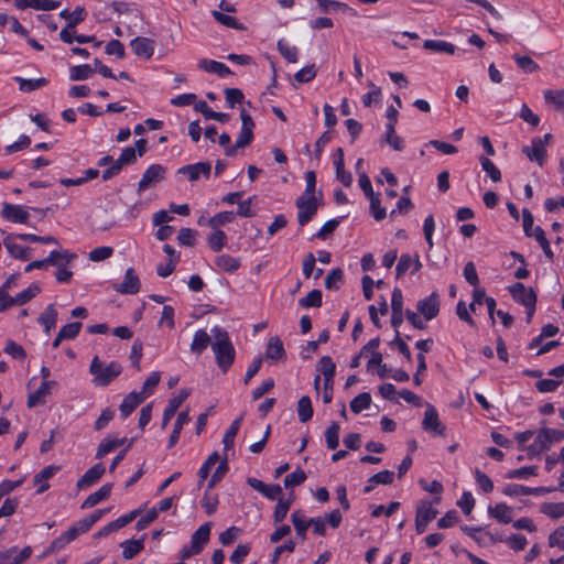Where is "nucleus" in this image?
<instances>
[{
	"label": "nucleus",
	"mask_w": 564,
	"mask_h": 564,
	"mask_svg": "<svg viewBox=\"0 0 564 564\" xmlns=\"http://www.w3.org/2000/svg\"><path fill=\"white\" fill-rule=\"evenodd\" d=\"M212 335L214 337L212 350L215 355L216 364L221 371L226 372L235 361V347L226 329L215 326L212 328Z\"/></svg>",
	"instance_id": "nucleus-1"
},
{
	"label": "nucleus",
	"mask_w": 564,
	"mask_h": 564,
	"mask_svg": "<svg viewBox=\"0 0 564 564\" xmlns=\"http://www.w3.org/2000/svg\"><path fill=\"white\" fill-rule=\"evenodd\" d=\"M147 151V141L139 139L134 147H128L122 150L120 156L102 173V180L108 181L118 175L124 165L133 164L138 156H142Z\"/></svg>",
	"instance_id": "nucleus-2"
},
{
	"label": "nucleus",
	"mask_w": 564,
	"mask_h": 564,
	"mask_svg": "<svg viewBox=\"0 0 564 564\" xmlns=\"http://www.w3.org/2000/svg\"><path fill=\"white\" fill-rule=\"evenodd\" d=\"M89 371L94 376L95 386L106 387L121 373L122 367L120 364L115 361L105 366L96 356L91 360Z\"/></svg>",
	"instance_id": "nucleus-3"
},
{
	"label": "nucleus",
	"mask_w": 564,
	"mask_h": 564,
	"mask_svg": "<svg viewBox=\"0 0 564 564\" xmlns=\"http://www.w3.org/2000/svg\"><path fill=\"white\" fill-rule=\"evenodd\" d=\"M514 301L522 304L527 308V323H531L535 312L536 295L531 288L518 282L509 288Z\"/></svg>",
	"instance_id": "nucleus-4"
},
{
	"label": "nucleus",
	"mask_w": 564,
	"mask_h": 564,
	"mask_svg": "<svg viewBox=\"0 0 564 564\" xmlns=\"http://www.w3.org/2000/svg\"><path fill=\"white\" fill-rule=\"evenodd\" d=\"M240 119H241L240 134H239L238 139L236 140L235 145L226 149L225 154L227 156L236 155L237 149L245 148L253 139L254 122H253L251 116L246 111V109H241Z\"/></svg>",
	"instance_id": "nucleus-5"
},
{
	"label": "nucleus",
	"mask_w": 564,
	"mask_h": 564,
	"mask_svg": "<svg viewBox=\"0 0 564 564\" xmlns=\"http://www.w3.org/2000/svg\"><path fill=\"white\" fill-rule=\"evenodd\" d=\"M564 437V433L560 430L555 429H542L534 442L530 445V451L532 453H540L549 449L553 443H558Z\"/></svg>",
	"instance_id": "nucleus-6"
},
{
	"label": "nucleus",
	"mask_w": 564,
	"mask_h": 564,
	"mask_svg": "<svg viewBox=\"0 0 564 564\" xmlns=\"http://www.w3.org/2000/svg\"><path fill=\"white\" fill-rule=\"evenodd\" d=\"M296 207L299 208L297 220L301 226H305L311 221L318 209V199L316 196H304L297 198Z\"/></svg>",
	"instance_id": "nucleus-7"
},
{
	"label": "nucleus",
	"mask_w": 564,
	"mask_h": 564,
	"mask_svg": "<svg viewBox=\"0 0 564 564\" xmlns=\"http://www.w3.org/2000/svg\"><path fill=\"white\" fill-rule=\"evenodd\" d=\"M422 427L434 436H444L445 434V425L441 422L438 413L432 404H426Z\"/></svg>",
	"instance_id": "nucleus-8"
},
{
	"label": "nucleus",
	"mask_w": 564,
	"mask_h": 564,
	"mask_svg": "<svg viewBox=\"0 0 564 564\" xmlns=\"http://www.w3.org/2000/svg\"><path fill=\"white\" fill-rule=\"evenodd\" d=\"M31 555L32 547L29 545L21 550L18 546H12L0 552V564H23Z\"/></svg>",
	"instance_id": "nucleus-9"
},
{
	"label": "nucleus",
	"mask_w": 564,
	"mask_h": 564,
	"mask_svg": "<svg viewBox=\"0 0 564 564\" xmlns=\"http://www.w3.org/2000/svg\"><path fill=\"white\" fill-rule=\"evenodd\" d=\"M165 169L160 164H152L143 173L139 184L138 192L142 193L151 185L161 182L164 178Z\"/></svg>",
	"instance_id": "nucleus-10"
},
{
	"label": "nucleus",
	"mask_w": 564,
	"mask_h": 564,
	"mask_svg": "<svg viewBox=\"0 0 564 564\" xmlns=\"http://www.w3.org/2000/svg\"><path fill=\"white\" fill-rule=\"evenodd\" d=\"M416 308L426 321L435 318L440 312L438 294L433 292L430 296L420 300L416 304Z\"/></svg>",
	"instance_id": "nucleus-11"
},
{
	"label": "nucleus",
	"mask_w": 564,
	"mask_h": 564,
	"mask_svg": "<svg viewBox=\"0 0 564 564\" xmlns=\"http://www.w3.org/2000/svg\"><path fill=\"white\" fill-rule=\"evenodd\" d=\"M189 389H182L178 394L169 400V404L163 412L162 417V429H165L172 417L175 415L178 408L183 404V402L189 397Z\"/></svg>",
	"instance_id": "nucleus-12"
},
{
	"label": "nucleus",
	"mask_w": 564,
	"mask_h": 564,
	"mask_svg": "<svg viewBox=\"0 0 564 564\" xmlns=\"http://www.w3.org/2000/svg\"><path fill=\"white\" fill-rule=\"evenodd\" d=\"M140 280L132 268L126 271L124 279L115 286V290L121 294H137L140 291Z\"/></svg>",
	"instance_id": "nucleus-13"
},
{
	"label": "nucleus",
	"mask_w": 564,
	"mask_h": 564,
	"mask_svg": "<svg viewBox=\"0 0 564 564\" xmlns=\"http://www.w3.org/2000/svg\"><path fill=\"white\" fill-rule=\"evenodd\" d=\"M17 239H19L17 234H8L3 238V245L7 248L9 254L15 259L29 260V249L22 245L17 243Z\"/></svg>",
	"instance_id": "nucleus-14"
},
{
	"label": "nucleus",
	"mask_w": 564,
	"mask_h": 564,
	"mask_svg": "<svg viewBox=\"0 0 564 564\" xmlns=\"http://www.w3.org/2000/svg\"><path fill=\"white\" fill-rule=\"evenodd\" d=\"M212 164L209 162H199L191 165L183 166L178 170V173L186 174L189 181L195 182L200 176L206 178L209 177Z\"/></svg>",
	"instance_id": "nucleus-15"
},
{
	"label": "nucleus",
	"mask_w": 564,
	"mask_h": 564,
	"mask_svg": "<svg viewBox=\"0 0 564 564\" xmlns=\"http://www.w3.org/2000/svg\"><path fill=\"white\" fill-rule=\"evenodd\" d=\"M522 151L525 153L530 161L536 162L540 165L543 164L545 159V148L541 138L532 139L531 144L524 145Z\"/></svg>",
	"instance_id": "nucleus-16"
},
{
	"label": "nucleus",
	"mask_w": 564,
	"mask_h": 564,
	"mask_svg": "<svg viewBox=\"0 0 564 564\" xmlns=\"http://www.w3.org/2000/svg\"><path fill=\"white\" fill-rule=\"evenodd\" d=\"M14 6L19 10L31 8L34 10L51 11L57 9L59 2L54 0H14Z\"/></svg>",
	"instance_id": "nucleus-17"
},
{
	"label": "nucleus",
	"mask_w": 564,
	"mask_h": 564,
	"mask_svg": "<svg viewBox=\"0 0 564 564\" xmlns=\"http://www.w3.org/2000/svg\"><path fill=\"white\" fill-rule=\"evenodd\" d=\"M1 214L12 223L25 224L29 219V213L20 205L4 204Z\"/></svg>",
	"instance_id": "nucleus-18"
},
{
	"label": "nucleus",
	"mask_w": 564,
	"mask_h": 564,
	"mask_svg": "<svg viewBox=\"0 0 564 564\" xmlns=\"http://www.w3.org/2000/svg\"><path fill=\"white\" fill-rule=\"evenodd\" d=\"M334 166L336 170V178L344 185L350 186L352 183V176L349 172L345 171L344 163V150L338 148L334 155Z\"/></svg>",
	"instance_id": "nucleus-19"
},
{
	"label": "nucleus",
	"mask_w": 564,
	"mask_h": 564,
	"mask_svg": "<svg viewBox=\"0 0 564 564\" xmlns=\"http://www.w3.org/2000/svg\"><path fill=\"white\" fill-rule=\"evenodd\" d=\"M139 514V510H133L131 512H129L128 514H124L122 517H119L118 519H116L115 521H111L110 523H108L107 525H105L104 528H101L98 532H97V535L98 536H107L108 534H110L111 532H115V531H118L119 529L126 527L127 524H129L132 520L135 519V517Z\"/></svg>",
	"instance_id": "nucleus-20"
},
{
	"label": "nucleus",
	"mask_w": 564,
	"mask_h": 564,
	"mask_svg": "<svg viewBox=\"0 0 564 564\" xmlns=\"http://www.w3.org/2000/svg\"><path fill=\"white\" fill-rule=\"evenodd\" d=\"M197 66L199 69L210 74H216L219 77H226L231 74V70L226 64L214 59L202 58L198 61Z\"/></svg>",
	"instance_id": "nucleus-21"
},
{
	"label": "nucleus",
	"mask_w": 564,
	"mask_h": 564,
	"mask_svg": "<svg viewBox=\"0 0 564 564\" xmlns=\"http://www.w3.org/2000/svg\"><path fill=\"white\" fill-rule=\"evenodd\" d=\"M105 473L102 464H96L90 467L83 477L77 481L78 489H86L98 481Z\"/></svg>",
	"instance_id": "nucleus-22"
},
{
	"label": "nucleus",
	"mask_w": 564,
	"mask_h": 564,
	"mask_svg": "<svg viewBox=\"0 0 564 564\" xmlns=\"http://www.w3.org/2000/svg\"><path fill=\"white\" fill-rule=\"evenodd\" d=\"M130 46L133 53L143 58H151L154 53L153 41L147 37H137L131 41Z\"/></svg>",
	"instance_id": "nucleus-23"
},
{
	"label": "nucleus",
	"mask_w": 564,
	"mask_h": 564,
	"mask_svg": "<svg viewBox=\"0 0 564 564\" xmlns=\"http://www.w3.org/2000/svg\"><path fill=\"white\" fill-rule=\"evenodd\" d=\"M145 400L144 395L140 392L132 391L128 395L124 397L121 402L119 410L123 417H128L135 408Z\"/></svg>",
	"instance_id": "nucleus-24"
},
{
	"label": "nucleus",
	"mask_w": 564,
	"mask_h": 564,
	"mask_svg": "<svg viewBox=\"0 0 564 564\" xmlns=\"http://www.w3.org/2000/svg\"><path fill=\"white\" fill-rule=\"evenodd\" d=\"M422 267V263L416 256L414 259L410 254H402L397 264V276L400 278L404 275L408 270L412 268V273L419 271Z\"/></svg>",
	"instance_id": "nucleus-25"
},
{
	"label": "nucleus",
	"mask_w": 564,
	"mask_h": 564,
	"mask_svg": "<svg viewBox=\"0 0 564 564\" xmlns=\"http://www.w3.org/2000/svg\"><path fill=\"white\" fill-rule=\"evenodd\" d=\"M58 470L56 466H46L34 477V485L37 486L36 492L43 494L48 489V479H51Z\"/></svg>",
	"instance_id": "nucleus-26"
},
{
	"label": "nucleus",
	"mask_w": 564,
	"mask_h": 564,
	"mask_svg": "<svg viewBox=\"0 0 564 564\" xmlns=\"http://www.w3.org/2000/svg\"><path fill=\"white\" fill-rule=\"evenodd\" d=\"M112 485L111 484H105L101 486L97 491L89 495L85 501L82 503L83 509H89L95 507L100 501L107 499L111 494Z\"/></svg>",
	"instance_id": "nucleus-27"
},
{
	"label": "nucleus",
	"mask_w": 564,
	"mask_h": 564,
	"mask_svg": "<svg viewBox=\"0 0 564 564\" xmlns=\"http://www.w3.org/2000/svg\"><path fill=\"white\" fill-rule=\"evenodd\" d=\"M212 523L202 524L191 536V543L194 549L203 550L204 545L209 541Z\"/></svg>",
	"instance_id": "nucleus-28"
},
{
	"label": "nucleus",
	"mask_w": 564,
	"mask_h": 564,
	"mask_svg": "<svg viewBox=\"0 0 564 564\" xmlns=\"http://www.w3.org/2000/svg\"><path fill=\"white\" fill-rule=\"evenodd\" d=\"M55 384L54 381L44 380L40 388L31 393L28 398V406L34 408L37 404L44 403L45 397L50 393V389Z\"/></svg>",
	"instance_id": "nucleus-29"
},
{
	"label": "nucleus",
	"mask_w": 564,
	"mask_h": 564,
	"mask_svg": "<svg viewBox=\"0 0 564 564\" xmlns=\"http://www.w3.org/2000/svg\"><path fill=\"white\" fill-rule=\"evenodd\" d=\"M209 345L212 346L210 335L205 329H198L194 334L191 351L200 355Z\"/></svg>",
	"instance_id": "nucleus-30"
},
{
	"label": "nucleus",
	"mask_w": 564,
	"mask_h": 564,
	"mask_svg": "<svg viewBox=\"0 0 564 564\" xmlns=\"http://www.w3.org/2000/svg\"><path fill=\"white\" fill-rule=\"evenodd\" d=\"M37 321L44 327V332L50 334L57 322V311L54 304L47 305L44 312L39 316Z\"/></svg>",
	"instance_id": "nucleus-31"
},
{
	"label": "nucleus",
	"mask_w": 564,
	"mask_h": 564,
	"mask_svg": "<svg viewBox=\"0 0 564 564\" xmlns=\"http://www.w3.org/2000/svg\"><path fill=\"white\" fill-rule=\"evenodd\" d=\"M59 17L67 21V28H75L86 19V11L83 7H76L73 11L65 9L59 12Z\"/></svg>",
	"instance_id": "nucleus-32"
},
{
	"label": "nucleus",
	"mask_w": 564,
	"mask_h": 564,
	"mask_svg": "<svg viewBox=\"0 0 564 564\" xmlns=\"http://www.w3.org/2000/svg\"><path fill=\"white\" fill-rule=\"evenodd\" d=\"M265 357L272 360H282L285 358L283 343L279 337H271L267 345Z\"/></svg>",
	"instance_id": "nucleus-33"
},
{
	"label": "nucleus",
	"mask_w": 564,
	"mask_h": 564,
	"mask_svg": "<svg viewBox=\"0 0 564 564\" xmlns=\"http://www.w3.org/2000/svg\"><path fill=\"white\" fill-rule=\"evenodd\" d=\"M195 110L200 112L206 119H214L219 122H227L229 120V115L224 112H217L209 108L206 101L199 100L194 106Z\"/></svg>",
	"instance_id": "nucleus-34"
},
{
	"label": "nucleus",
	"mask_w": 564,
	"mask_h": 564,
	"mask_svg": "<svg viewBox=\"0 0 564 564\" xmlns=\"http://www.w3.org/2000/svg\"><path fill=\"white\" fill-rule=\"evenodd\" d=\"M438 511L434 508L433 502L431 501H421L416 507L415 517L422 521L431 522L437 516Z\"/></svg>",
	"instance_id": "nucleus-35"
},
{
	"label": "nucleus",
	"mask_w": 564,
	"mask_h": 564,
	"mask_svg": "<svg viewBox=\"0 0 564 564\" xmlns=\"http://www.w3.org/2000/svg\"><path fill=\"white\" fill-rule=\"evenodd\" d=\"M189 421H191V417H189L188 411H182L178 413L177 419L174 424V429L169 438V447L170 448L173 447L177 443L183 426L185 424H187Z\"/></svg>",
	"instance_id": "nucleus-36"
},
{
	"label": "nucleus",
	"mask_w": 564,
	"mask_h": 564,
	"mask_svg": "<svg viewBox=\"0 0 564 564\" xmlns=\"http://www.w3.org/2000/svg\"><path fill=\"white\" fill-rule=\"evenodd\" d=\"M423 47L435 53H455V46L452 43L442 40H426L423 43Z\"/></svg>",
	"instance_id": "nucleus-37"
},
{
	"label": "nucleus",
	"mask_w": 564,
	"mask_h": 564,
	"mask_svg": "<svg viewBox=\"0 0 564 564\" xmlns=\"http://www.w3.org/2000/svg\"><path fill=\"white\" fill-rule=\"evenodd\" d=\"M14 80L19 84V89L24 93H30L40 89L47 85L46 78L26 79L23 77H14Z\"/></svg>",
	"instance_id": "nucleus-38"
},
{
	"label": "nucleus",
	"mask_w": 564,
	"mask_h": 564,
	"mask_svg": "<svg viewBox=\"0 0 564 564\" xmlns=\"http://www.w3.org/2000/svg\"><path fill=\"white\" fill-rule=\"evenodd\" d=\"M120 546L122 547L123 558L131 560L143 550L144 544L142 540H127Z\"/></svg>",
	"instance_id": "nucleus-39"
},
{
	"label": "nucleus",
	"mask_w": 564,
	"mask_h": 564,
	"mask_svg": "<svg viewBox=\"0 0 564 564\" xmlns=\"http://www.w3.org/2000/svg\"><path fill=\"white\" fill-rule=\"evenodd\" d=\"M216 265L225 272H235L240 267V260L238 258L220 254L215 259Z\"/></svg>",
	"instance_id": "nucleus-40"
},
{
	"label": "nucleus",
	"mask_w": 564,
	"mask_h": 564,
	"mask_svg": "<svg viewBox=\"0 0 564 564\" xmlns=\"http://www.w3.org/2000/svg\"><path fill=\"white\" fill-rule=\"evenodd\" d=\"M489 513L501 523H509L512 520L511 509L506 503H497L495 507H489Z\"/></svg>",
	"instance_id": "nucleus-41"
},
{
	"label": "nucleus",
	"mask_w": 564,
	"mask_h": 564,
	"mask_svg": "<svg viewBox=\"0 0 564 564\" xmlns=\"http://www.w3.org/2000/svg\"><path fill=\"white\" fill-rule=\"evenodd\" d=\"M212 15L221 25H225L227 28H231V29L238 30V31L246 30V26L231 15L225 14V13L216 11V10L212 11Z\"/></svg>",
	"instance_id": "nucleus-42"
},
{
	"label": "nucleus",
	"mask_w": 564,
	"mask_h": 564,
	"mask_svg": "<svg viewBox=\"0 0 564 564\" xmlns=\"http://www.w3.org/2000/svg\"><path fill=\"white\" fill-rule=\"evenodd\" d=\"M502 492L506 496L518 497V496H529L536 495L539 492L538 488H530L519 484H509L503 487Z\"/></svg>",
	"instance_id": "nucleus-43"
},
{
	"label": "nucleus",
	"mask_w": 564,
	"mask_h": 564,
	"mask_svg": "<svg viewBox=\"0 0 564 564\" xmlns=\"http://www.w3.org/2000/svg\"><path fill=\"white\" fill-rule=\"evenodd\" d=\"M292 523L294 525V529L297 533V535L302 539H306V530L310 527V519H307L304 514H302L300 511H294L291 516Z\"/></svg>",
	"instance_id": "nucleus-44"
},
{
	"label": "nucleus",
	"mask_w": 564,
	"mask_h": 564,
	"mask_svg": "<svg viewBox=\"0 0 564 564\" xmlns=\"http://www.w3.org/2000/svg\"><path fill=\"white\" fill-rule=\"evenodd\" d=\"M317 370L323 375L327 381H333L336 372V365L330 357L324 356L319 359Z\"/></svg>",
	"instance_id": "nucleus-45"
},
{
	"label": "nucleus",
	"mask_w": 564,
	"mask_h": 564,
	"mask_svg": "<svg viewBox=\"0 0 564 564\" xmlns=\"http://www.w3.org/2000/svg\"><path fill=\"white\" fill-rule=\"evenodd\" d=\"M297 415L302 423H306L313 416V406L311 399L306 395L302 397L297 403Z\"/></svg>",
	"instance_id": "nucleus-46"
},
{
	"label": "nucleus",
	"mask_w": 564,
	"mask_h": 564,
	"mask_svg": "<svg viewBox=\"0 0 564 564\" xmlns=\"http://www.w3.org/2000/svg\"><path fill=\"white\" fill-rule=\"evenodd\" d=\"M241 422H242V416H239L230 424L229 429L226 431L224 440H223L226 451L232 448L235 438L238 434Z\"/></svg>",
	"instance_id": "nucleus-47"
},
{
	"label": "nucleus",
	"mask_w": 564,
	"mask_h": 564,
	"mask_svg": "<svg viewBox=\"0 0 564 564\" xmlns=\"http://www.w3.org/2000/svg\"><path fill=\"white\" fill-rule=\"evenodd\" d=\"M278 50L280 54L290 63H296L299 59V51L295 46L290 45L284 40L278 41Z\"/></svg>",
	"instance_id": "nucleus-48"
},
{
	"label": "nucleus",
	"mask_w": 564,
	"mask_h": 564,
	"mask_svg": "<svg viewBox=\"0 0 564 564\" xmlns=\"http://www.w3.org/2000/svg\"><path fill=\"white\" fill-rule=\"evenodd\" d=\"M41 291V288L37 283H32L29 288L21 291L14 296V302L17 305H23L35 297Z\"/></svg>",
	"instance_id": "nucleus-49"
},
{
	"label": "nucleus",
	"mask_w": 564,
	"mask_h": 564,
	"mask_svg": "<svg viewBox=\"0 0 564 564\" xmlns=\"http://www.w3.org/2000/svg\"><path fill=\"white\" fill-rule=\"evenodd\" d=\"M207 242L212 250L215 252L220 251L227 242L226 234L220 229H214V231L208 236Z\"/></svg>",
	"instance_id": "nucleus-50"
},
{
	"label": "nucleus",
	"mask_w": 564,
	"mask_h": 564,
	"mask_svg": "<svg viewBox=\"0 0 564 564\" xmlns=\"http://www.w3.org/2000/svg\"><path fill=\"white\" fill-rule=\"evenodd\" d=\"M371 403V395L368 392H362L356 395L350 402V410L358 414L368 409Z\"/></svg>",
	"instance_id": "nucleus-51"
},
{
	"label": "nucleus",
	"mask_w": 564,
	"mask_h": 564,
	"mask_svg": "<svg viewBox=\"0 0 564 564\" xmlns=\"http://www.w3.org/2000/svg\"><path fill=\"white\" fill-rule=\"evenodd\" d=\"M94 68L88 64L77 65L69 68V78L72 80H85L91 77Z\"/></svg>",
	"instance_id": "nucleus-52"
},
{
	"label": "nucleus",
	"mask_w": 564,
	"mask_h": 564,
	"mask_svg": "<svg viewBox=\"0 0 564 564\" xmlns=\"http://www.w3.org/2000/svg\"><path fill=\"white\" fill-rule=\"evenodd\" d=\"M339 431L338 423L333 422L325 432L326 445L329 449H336L339 445Z\"/></svg>",
	"instance_id": "nucleus-53"
},
{
	"label": "nucleus",
	"mask_w": 564,
	"mask_h": 564,
	"mask_svg": "<svg viewBox=\"0 0 564 564\" xmlns=\"http://www.w3.org/2000/svg\"><path fill=\"white\" fill-rule=\"evenodd\" d=\"M234 219L235 215L232 212H221L216 214L214 217L207 218V226L213 229H218V227L229 224Z\"/></svg>",
	"instance_id": "nucleus-54"
},
{
	"label": "nucleus",
	"mask_w": 564,
	"mask_h": 564,
	"mask_svg": "<svg viewBox=\"0 0 564 564\" xmlns=\"http://www.w3.org/2000/svg\"><path fill=\"white\" fill-rule=\"evenodd\" d=\"M512 57L524 73H534L539 69V65L528 55L514 54Z\"/></svg>",
	"instance_id": "nucleus-55"
},
{
	"label": "nucleus",
	"mask_w": 564,
	"mask_h": 564,
	"mask_svg": "<svg viewBox=\"0 0 564 564\" xmlns=\"http://www.w3.org/2000/svg\"><path fill=\"white\" fill-rule=\"evenodd\" d=\"M344 280V273L341 269H333L325 278V286L328 290H338L339 285Z\"/></svg>",
	"instance_id": "nucleus-56"
},
{
	"label": "nucleus",
	"mask_w": 564,
	"mask_h": 564,
	"mask_svg": "<svg viewBox=\"0 0 564 564\" xmlns=\"http://www.w3.org/2000/svg\"><path fill=\"white\" fill-rule=\"evenodd\" d=\"M302 307H319L322 305V292L319 290H312L305 297L300 300Z\"/></svg>",
	"instance_id": "nucleus-57"
},
{
	"label": "nucleus",
	"mask_w": 564,
	"mask_h": 564,
	"mask_svg": "<svg viewBox=\"0 0 564 564\" xmlns=\"http://www.w3.org/2000/svg\"><path fill=\"white\" fill-rule=\"evenodd\" d=\"M80 328H82V323L80 322H74V323H69V324L64 325L59 329L58 334H59V337L64 338L65 340L74 339L79 334Z\"/></svg>",
	"instance_id": "nucleus-58"
},
{
	"label": "nucleus",
	"mask_w": 564,
	"mask_h": 564,
	"mask_svg": "<svg viewBox=\"0 0 564 564\" xmlns=\"http://www.w3.org/2000/svg\"><path fill=\"white\" fill-rule=\"evenodd\" d=\"M160 379H161L160 372H158V371L152 372L148 377V379L144 381L142 391L140 393L142 395H144L145 399L148 397H150L153 393V390L155 389V387L159 384Z\"/></svg>",
	"instance_id": "nucleus-59"
},
{
	"label": "nucleus",
	"mask_w": 564,
	"mask_h": 564,
	"mask_svg": "<svg viewBox=\"0 0 564 564\" xmlns=\"http://www.w3.org/2000/svg\"><path fill=\"white\" fill-rule=\"evenodd\" d=\"M370 200V213L377 221H380L386 218L387 213L386 208L380 206L379 195L375 194L372 197H368Z\"/></svg>",
	"instance_id": "nucleus-60"
},
{
	"label": "nucleus",
	"mask_w": 564,
	"mask_h": 564,
	"mask_svg": "<svg viewBox=\"0 0 564 564\" xmlns=\"http://www.w3.org/2000/svg\"><path fill=\"white\" fill-rule=\"evenodd\" d=\"M112 253H113L112 247H107V246L97 247L89 252V260L94 261V262L104 261V260L110 258L112 256Z\"/></svg>",
	"instance_id": "nucleus-61"
},
{
	"label": "nucleus",
	"mask_w": 564,
	"mask_h": 564,
	"mask_svg": "<svg viewBox=\"0 0 564 564\" xmlns=\"http://www.w3.org/2000/svg\"><path fill=\"white\" fill-rule=\"evenodd\" d=\"M306 479V474L303 469L297 468L284 478V487L290 488L301 485Z\"/></svg>",
	"instance_id": "nucleus-62"
},
{
	"label": "nucleus",
	"mask_w": 564,
	"mask_h": 564,
	"mask_svg": "<svg viewBox=\"0 0 564 564\" xmlns=\"http://www.w3.org/2000/svg\"><path fill=\"white\" fill-rule=\"evenodd\" d=\"M544 98L546 104L553 106L554 109H561L564 106V94L562 91L545 90Z\"/></svg>",
	"instance_id": "nucleus-63"
},
{
	"label": "nucleus",
	"mask_w": 564,
	"mask_h": 564,
	"mask_svg": "<svg viewBox=\"0 0 564 564\" xmlns=\"http://www.w3.org/2000/svg\"><path fill=\"white\" fill-rule=\"evenodd\" d=\"M482 170L489 175L494 182L501 181V173L499 169L487 158L480 159Z\"/></svg>",
	"instance_id": "nucleus-64"
}]
</instances>
